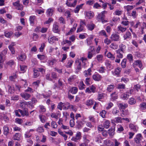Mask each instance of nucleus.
Segmentation results:
<instances>
[{
    "instance_id": "nucleus-63",
    "label": "nucleus",
    "mask_w": 146,
    "mask_h": 146,
    "mask_svg": "<svg viewBox=\"0 0 146 146\" xmlns=\"http://www.w3.org/2000/svg\"><path fill=\"white\" fill-rule=\"evenodd\" d=\"M106 111L105 110H103L100 113V115L103 118H104L105 117V115Z\"/></svg>"
},
{
    "instance_id": "nucleus-6",
    "label": "nucleus",
    "mask_w": 146,
    "mask_h": 146,
    "mask_svg": "<svg viewBox=\"0 0 146 146\" xmlns=\"http://www.w3.org/2000/svg\"><path fill=\"white\" fill-rule=\"evenodd\" d=\"M104 145H101L100 146H114V143L109 139H106L104 141Z\"/></svg>"
},
{
    "instance_id": "nucleus-22",
    "label": "nucleus",
    "mask_w": 146,
    "mask_h": 146,
    "mask_svg": "<svg viewBox=\"0 0 146 146\" xmlns=\"http://www.w3.org/2000/svg\"><path fill=\"white\" fill-rule=\"evenodd\" d=\"M117 29L118 31H120L122 33L125 32L127 29L126 27H123L121 25H119L118 26Z\"/></svg>"
},
{
    "instance_id": "nucleus-60",
    "label": "nucleus",
    "mask_w": 146,
    "mask_h": 146,
    "mask_svg": "<svg viewBox=\"0 0 146 146\" xmlns=\"http://www.w3.org/2000/svg\"><path fill=\"white\" fill-rule=\"evenodd\" d=\"M76 63L77 66V69L78 70H80L81 69V62L78 61L77 62H76Z\"/></svg>"
},
{
    "instance_id": "nucleus-48",
    "label": "nucleus",
    "mask_w": 146,
    "mask_h": 146,
    "mask_svg": "<svg viewBox=\"0 0 146 146\" xmlns=\"http://www.w3.org/2000/svg\"><path fill=\"white\" fill-rule=\"evenodd\" d=\"M110 123V121L108 120L106 121L104 123V125L105 128L108 129L109 128Z\"/></svg>"
},
{
    "instance_id": "nucleus-43",
    "label": "nucleus",
    "mask_w": 146,
    "mask_h": 146,
    "mask_svg": "<svg viewBox=\"0 0 146 146\" xmlns=\"http://www.w3.org/2000/svg\"><path fill=\"white\" fill-rule=\"evenodd\" d=\"M4 130V134L6 135H8L9 130V128L7 126H5L3 127Z\"/></svg>"
},
{
    "instance_id": "nucleus-19",
    "label": "nucleus",
    "mask_w": 146,
    "mask_h": 146,
    "mask_svg": "<svg viewBox=\"0 0 146 146\" xmlns=\"http://www.w3.org/2000/svg\"><path fill=\"white\" fill-rule=\"evenodd\" d=\"M91 69L90 68L87 70H85L84 72V74L85 77H87L89 76H90L91 75Z\"/></svg>"
},
{
    "instance_id": "nucleus-50",
    "label": "nucleus",
    "mask_w": 146,
    "mask_h": 146,
    "mask_svg": "<svg viewBox=\"0 0 146 146\" xmlns=\"http://www.w3.org/2000/svg\"><path fill=\"white\" fill-rule=\"evenodd\" d=\"M34 72V78H36L39 75L40 73L36 69H34L33 70Z\"/></svg>"
},
{
    "instance_id": "nucleus-13",
    "label": "nucleus",
    "mask_w": 146,
    "mask_h": 146,
    "mask_svg": "<svg viewBox=\"0 0 146 146\" xmlns=\"http://www.w3.org/2000/svg\"><path fill=\"white\" fill-rule=\"evenodd\" d=\"M129 127L131 130L135 132H136L138 129L137 126L132 123H131L129 124Z\"/></svg>"
},
{
    "instance_id": "nucleus-57",
    "label": "nucleus",
    "mask_w": 146,
    "mask_h": 146,
    "mask_svg": "<svg viewBox=\"0 0 146 146\" xmlns=\"http://www.w3.org/2000/svg\"><path fill=\"white\" fill-rule=\"evenodd\" d=\"M97 19L99 21H101L102 23H106L108 22V21L107 20H106L104 19V17H97Z\"/></svg>"
},
{
    "instance_id": "nucleus-59",
    "label": "nucleus",
    "mask_w": 146,
    "mask_h": 146,
    "mask_svg": "<svg viewBox=\"0 0 146 146\" xmlns=\"http://www.w3.org/2000/svg\"><path fill=\"white\" fill-rule=\"evenodd\" d=\"M39 117L42 123H44L45 122L46 119V117L45 116L42 115H40L39 116Z\"/></svg>"
},
{
    "instance_id": "nucleus-62",
    "label": "nucleus",
    "mask_w": 146,
    "mask_h": 146,
    "mask_svg": "<svg viewBox=\"0 0 146 146\" xmlns=\"http://www.w3.org/2000/svg\"><path fill=\"white\" fill-rule=\"evenodd\" d=\"M105 64L106 66V67L108 68H109L110 69H111V63L110 62L108 61H106L105 62Z\"/></svg>"
},
{
    "instance_id": "nucleus-8",
    "label": "nucleus",
    "mask_w": 146,
    "mask_h": 146,
    "mask_svg": "<svg viewBox=\"0 0 146 146\" xmlns=\"http://www.w3.org/2000/svg\"><path fill=\"white\" fill-rule=\"evenodd\" d=\"M53 31L55 33H58L60 31L58 24L57 22H55L53 25Z\"/></svg>"
},
{
    "instance_id": "nucleus-39",
    "label": "nucleus",
    "mask_w": 146,
    "mask_h": 146,
    "mask_svg": "<svg viewBox=\"0 0 146 146\" xmlns=\"http://www.w3.org/2000/svg\"><path fill=\"white\" fill-rule=\"evenodd\" d=\"M35 19V16H31L30 17L29 21L31 25H33L34 24V21Z\"/></svg>"
},
{
    "instance_id": "nucleus-36",
    "label": "nucleus",
    "mask_w": 146,
    "mask_h": 146,
    "mask_svg": "<svg viewBox=\"0 0 146 146\" xmlns=\"http://www.w3.org/2000/svg\"><path fill=\"white\" fill-rule=\"evenodd\" d=\"M57 60L55 59H52L51 60H49L48 61V63L50 66H52L55 64Z\"/></svg>"
},
{
    "instance_id": "nucleus-25",
    "label": "nucleus",
    "mask_w": 146,
    "mask_h": 146,
    "mask_svg": "<svg viewBox=\"0 0 146 146\" xmlns=\"http://www.w3.org/2000/svg\"><path fill=\"white\" fill-rule=\"evenodd\" d=\"M115 86L113 84H111L110 85H108L107 88V90L108 91L111 92L114 88Z\"/></svg>"
},
{
    "instance_id": "nucleus-12",
    "label": "nucleus",
    "mask_w": 146,
    "mask_h": 146,
    "mask_svg": "<svg viewBox=\"0 0 146 146\" xmlns=\"http://www.w3.org/2000/svg\"><path fill=\"white\" fill-rule=\"evenodd\" d=\"M83 138V141L85 143H88L90 141V136L88 135H84Z\"/></svg>"
},
{
    "instance_id": "nucleus-46",
    "label": "nucleus",
    "mask_w": 146,
    "mask_h": 146,
    "mask_svg": "<svg viewBox=\"0 0 146 146\" xmlns=\"http://www.w3.org/2000/svg\"><path fill=\"white\" fill-rule=\"evenodd\" d=\"M107 14V11H104L100 13L99 14L97 17H105V14Z\"/></svg>"
},
{
    "instance_id": "nucleus-24",
    "label": "nucleus",
    "mask_w": 146,
    "mask_h": 146,
    "mask_svg": "<svg viewBox=\"0 0 146 146\" xmlns=\"http://www.w3.org/2000/svg\"><path fill=\"white\" fill-rule=\"evenodd\" d=\"M78 91V88L75 87H73L71 88L69 90L70 93L73 94H76Z\"/></svg>"
},
{
    "instance_id": "nucleus-40",
    "label": "nucleus",
    "mask_w": 146,
    "mask_h": 146,
    "mask_svg": "<svg viewBox=\"0 0 146 146\" xmlns=\"http://www.w3.org/2000/svg\"><path fill=\"white\" fill-rule=\"evenodd\" d=\"M119 112L118 108L116 107L114 108L112 110V113L114 115H116Z\"/></svg>"
},
{
    "instance_id": "nucleus-35",
    "label": "nucleus",
    "mask_w": 146,
    "mask_h": 146,
    "mask_svg": "<svg viewBox=\"0 0 146 146\" xmlns=\"http://www.w3.org/2000/svg\"><path fill=\"white\" fill-rule=\"evenodd\" d=\"M112 100L114 101L117 98V96L116 92H114L111 94Z\"/></svg>"
},
{
    "instance_id": "nucleus-32",
    "label": "nucleus",
    "mask_w": 146,
    "mask_h": 146,
    "mask_svg": "<svg viewBox=\"0 0 146 146\" xmlns=\"http://www.w3.org/2000/svg\"><path fill=\"white\" fill-rule=\"evenodd\" d=\"M98 71L100 73H104L106 71L105 67L102 66L98 68Z\"/></svg>"
},
{
    "instance_id": "nucleus-41",
    "label": "nucleus",
    "mask_w": 146,
    "mask_h": 146,
    "mask_svg": "<svg viewBox=\"0 0 146 146\" xmlns=\"http://www.w3.org/2000/svg\"><path fill=\"white\" fill-rule=\"evenodd\" d=\"M83 6V4L77 6L74 10V12L75 13H78L80 9L82 8Z\"/></svg>"
},
{
    "instance_id": "nucleus-55",
    "label": "nucleus",
    "mask_w": 146,
    "mask_h": 146,
    "mask_svg": "<svg viewBox=\"0 0 146 146\" xmlns=\"http://www.w3.org/2000/svg\"><path fill=\"white\" fill-rule=\"evenodd\" d=\"M20 135L18 133H16L13 136V138L14 140H20Z\"/></svg>"
},
{
    "instance_id": "nucleus-34",
    "label": "nucleus",
    "mask_w": 146,
    "mask_h": 146,
    "mask_svg": "<svg viewBox=\"0 0 146 146\" xmlns=\"http://www.w3.org/2000/svg\"><path fill=\"white\" fill-rule=\"evenodd\" d=\"M128 105L127 104L124 103H120L119 104V107L120 109H123L127 108Z\"/></svg>"
},
{
    "instance_id": "nucleus-42",
    "label": "nucleus",
    "mask_w": 146,
    "mask_h": 146,
    "mask_svg": "<svg viewBox=\"0 0 146 146\" xmlns=\"http://www.w3.org/2000/svg\"><path fill=\"white\" fill-rule=\"evenodd\" d=\"M103 57V55L102 54H98L96 56V58L98 62H100L102 60Z\"/></svg>"
},
{
    "instance_id": "nucleus-29",
    "label": "nucleus",
    "mask_w": 146,
    "mask_h": 146,
    "mask_svg": "<svg viewBox=\"0 0 146 146\" xmlns=\"http://www.w3.org/2000/svg\"><path fill=\"white\" fill-rule=\"evenodd\" d=\"M77 78V76L75 75H73L70 76L68 79L69 82H71L74 81Z\"/></svg>"
},
{
    "instance_id": "nucleus-44",
    "label": "nucleus",
    "mask_w": 146,
    "mask_h": 146,
    "mask_svg": "<svg viewBox=\"0 0 146 146\" xmlns=\"http://www.w3.org/2000/svg\"><path fill=\"white\" fill-rule=\"evenodd\" d=\"M107 56L110 58L112 60H114L115 59V57L114 55L110 52H108L106 55Z\"/></svg>"
},
{
    "instance_id": "nucleus-1",
    "label": "nucleus",
    "mask_w": 146,
    "mask_h": 146,
    "mask_svg": "<svg viewBox=\"0 0 146 146\" xmlns=\"http://www.w3.org/2000/svg\"><path fill=\"white\" fill-rule=\"evenodd\" d=\"M88 50L87 57L88 59H91L93 55L96 54L94 46H90Z\"/></svg>"
},
{
    "instance_id": "nucleus-11",
    "label": "nucleus",
    "mask_w": 146,
    "mask_h": 146,
    "mask_svg": "<svg viewBox=\"0 0 146 146\" xmlns=\"http://www.w3.org/2000/svg\"><path fill=\"white\" fill-rule=\"evenodd\" d=\"M19 111L22 116H28L29 115V113L27 109H25L23 111L20 109H19Z\"/></svg>"
},
{
    "instance_id": "nucleus-61",
    "label": "nucleus",
    "mask_w": 146,
    "mask_h": 146,
    "mask_svg": "<svg viewBox=\"0 0 146 146\" xmlns=\"http://www.w3.org/2000/svg\"><path fill=\"white\" fill-rule=\"evenodd\" d=\"M26 58V56L24 54H22L21 55L17 58L19 60L22 61L25 60Z\"/></svg>"
},
{
    "instance_id": "nucleus-3",
    "label": "nucleus",
    "mask_w": 146,
    "mask_h": 146,
    "mask_svg": "<svg viewBox=\"0 0 146 146\" xmlns=\"http://www.w3.org/2000/svg\"><path fill=\"white\" fill-rule=\"evenodd\" d=\"M110 38L111 41H118L120 39L119 35L115 33H114L111 35Z\"/></svg>"
},
{
    "instance_id": "nucleus-20",
    "label": "nucleus",
    "mask_w": 146,
    "mask_h": 146,
    "mask_svg": "<svg viewBox=\"0 0 146 146\" xmlns=\"http://www.w3.org/2000/svg\"><path fill=\"white\" fill-rule=\"evenodd\" d=\"M94 102L92 99L88 100L86 103V105L88 106H91L94 104Z\"/></svg>"
},
{
    "instance_id": "nucleus-23",
    "label": "nucleus",
    "mask_w": 146,
    "mask_h": 146,
    "mask_svg": "<svg viewBox=\"0 0 146 146\" xmlns=\"http://www.w3.org/2000/svg\"><path fill=\"white\" fill-rule=\"evenodd\" d=\"M73 63V61L72 59L68 60L66 63V66L67 68H70Z\"/></svg>"
},
{
    "instance_id": "nucleus-47",
    "label": "nucleus",
    "mask_w": 146,
    "mask_h": 146,
    "mask_svg": "<svg viewBox=\"0 0 146 146\" xmlns=\"http://www.w3.org/2000/svg\"><path fill=\"white\" fill-rule=\"evenodd\" d=\"M110 47L113 49H116L118 48V45L115 43H112L110 45Z\"/></svg>"
},
{
    "instance_id": "nucleus-51",
    "label": "nucleus",
    "mask_w": 146,
    "mask_h": 146,
    "mask_svg": "<svg viewBox=\"0 0 146 146\" xmlns=\"http://www.w3.org/2000/svg\"><path fill=\"white\" fill-rule=\"evenodd\" d=\"M126 61L127 60L125 58H124L123 60L121 63V65L122 68H124L126 67Z\"/></svg>"
},
{
    "instance_id": "nucleus-49",
    "label": "nucleus",
    "mask_w": 146,
    "mask_h": 146,
    "mask_svg": "<svg viewBox=\"0 0 146 146\" xmlns=\"http://www.w3.org/2000/svg\"><path fill=\"white\" fill-rule=\"evenodd\" d=\"M119 48L118 50H119L120 51H121L123 53H124V51H125V46L122 44L119 45Z\"/></svg>"
},
{
    "instance_id": "nucleus-10",
    "label": "nucleus",
    "mask_w": 146,
    "mask_h": 146,
    "mask_svg": "<svg viewBox=\"0 0 146 146\" xmlns=\"http://www.w3.org/2000/svg\"><path fill=\"white\" fill-rule=\"evenodd\" d=\"M92 78L95 81H99L101 80L102 78V76L98 73H97L93 75Z\"/></svg>"
},
{
    "instance_id": "nucleus-37",
    "label": "nucleus",
    "mask_w": 146,
    "mask_h": 146,
    "mask_svg": "<svg viewBox=\"0 0 146 146\" xmlns=\"http://www.w3.org/2000/svg\"><path fill=\"white\" fill-rule=\"evenodd\" d=\"M78 86L80 90H83L85 88V85L82 81H81L80 82Z\"/></svg>"
},
{
    "instance_id": "nucleus-58",
    "label": "nucleus",
    "mask_w": 146,
    "mask_h": 146,
    "mask_svg": "<svg viewBox=\"0 0 146 146\" xmlns=\"http://www.w3.org/2000/svg\"><path fill=\"white\" fill-rule=\"evenodd\" d=\"M129 104L132 105L135 104L136 103V101L134 98H131L129 99Z\"/></svg>"
},
{
    "instance_id": "nucleus-4",
    "label": "nucleus",
    "mask_w": 146,
    "mask_h": 146,
    "mask_svg": "<svg viewBox=\"0 0 146 146\" xmlns=\"http://www.w3.org/2000/svg\"><path fill=\"white\" fill-rule=\"evenodd\" d=\"M20 1L19 0L17 1L16 2L13 3V5L16 7V9L18 10H22L23 9V6L19 3Z\"/></svg>"
},
{
    "instance_id": "nucleus-30",
    "label": "nucleus",
    "mask_w": 146,
    "mask_h": 146,
    "mask_svg": "<svg viewBox=\"0 0 146 146\" xmlns=\"http://www.w3.org/2000/svg\"><path fill=\"white\" fill-rule=\"evenodd\" d=\"M54 10L52 8H49L46 11L47 15L48 16H52Z\"/></svg>"
},
{
    "instance_id": "nucleus-31",
    "label": "nucleus",
    "mask_w": 146,
    "mask_h": 146,
    "mask_svg": "<svg viewBox=\"0 0 146 146\" xmlns=\"http://www.w3.org/2000/svg\"><path fill=\"white\" fill-rule=\"evenodd\" d=\"M95 25L92 23H90L88 24L87 27L88 29L90 31L92 30L94 28Z\"/></svg>"
},
{
    "instance_id": "nucleus-2",
    "label": "nucleus",
    "mask_w": 146,
    "mask_h": 146,
    "mask_svg": "<svg viewBox=\"0 0 146 146\" xmlns=\"http://www.w3.org/2000/svg\"><path fill=\"white\" fill-rule=\"evenodd\" d=\"M81 133L80 131H77L76 135L73 137L71 139V140L74 142H78L81 139Z\"/></svg>"
},
{
    "instance_id": "nucleus-53",
    "label": "nucleus",
    "mask_w": 146,
    "mask_h": 146,
    "mask_svg": "<svg viewBox=\"0 0 146 146\" xmlns=\"http://www.w3.org/2000/svg\"><path fill=\"white\" fill-rule=\"evenodd\" d=\"M117 128V131L119 133H120L124 130L123 128L121 125H118Z\"/></svg>"
},
{
    "instance_id": "nucleus-17",
    "label": "nucleus",
    "mask_w": 146,
    "mask_h": 146,
    "mask_svg": "<svg viewBox=\"0 0 146 146\" xmlns=\"http://www.w3.org/2000/svg\"><path fill=\"white\" fill-rule=\"evenodd\" d=\"M121 113L120 114L121 115L122 117H125L129 114V113L127 110H123L121 111Z\"/></svg>"
},
{
    "instance_id": "nucleus-26",
    "label": "nucleus",
    "mask_w": 146,
    "mask_h": 146,
    "mask_svg": "<svg viewBox=\"0 0 146 146\" xmlns=\"http://www.w3.org/2000/svg\"><path fill=\"white\" fill-rule=\"evenodd\" d=\"M14 45V43H12L9 46L8 48L10 50L11 52V53L12 54H15V51L14 50L13 46Z\"/></svg>"
},
{
    "instance_id": "nucleus-56",
    "label": "nucleus",
    "mask_w": 146,
    "mask_h": 146,
    "mask_svg": "<svg viewBox=\"0 0 146 146\" xmlns=\"http://www.w3.org/2000/svg\"><path fill=\"white\" fill-rule=\"evenodd\" d=\"M123 13V11L121 10H117L115 11L113 14L114 15L120 16Z\"/></svg>"
},
{
    "instance_id": "nucleus-54",
    "label": "nucleus",
    "mask_w": 146,
    "mask_h": 146,
    "mask_svg": "<svg viewBox=\"0 0 146 146\" xmlns=\"http://www.w3.org/2000/svg\"><path fill=\"white\" fill-rule=\"evenodd\" d=\"M115 128H111L109 130L108 134L110 136H113L114 134Z\"/></svg>"
},
{
    "instance_id": "nucleus-52",
    "label": "nucleus",
    "mask_w": 146,
    "mask_h": 146,
    "mask_svg": "<svg viewBox=\"0 0 146 146\" xmlns=\"http://www.w3.org/2000/svg\"><path fill=\"white\" fill-rule=\"evenodd\" d=\"M99 34L100 36H104L106 37H108L106 31L104 30H102L100 31Z\"/></svg>"
},
{
    "instance_id": "nucleus-27",
    "label": "nucleus",
    "mask_w": 146,
    "mask_h": 146,
    "mask_svg": "<svg viewBox=\"0 0 146 146\" xmlns=\"http://www.w3.org/2000/svg\"><path fill=\"white\" fill-rule=\"evenodd\" d=\"M117 54V57L119 58H122L123 57V53L119 50H117L116 51Z\"/></svg>"
},
{
    "instance_id": "nucleus-45",
    "label": "nucleus",
    "mask_w": 146,
    "mask_h": 146,
    "mask_svg": "<svg viewBox=\"0 0 146 146\" xmlns=\"http://www.w3.org/2000/svg\"><path fill=\"white\" fill-rule=\"evenodd\" d=\"M125 88V85L123 84H119L117 85V88L119 89H124Z\"/></svg>"
},
{
    "instance_id": "nucleus-7",
    "label": "nucleus",
    "mask_w": 146,
    "mask_h": 146,
    "mask_svg": "<svg viewBox=\"0 0 146 146\" xmlns=\"http://www.w3.org/2000/svg\"><path fill=\"white\" fill-rule=\"evenodd\" d=\"M133 65L134 67L135 66H137L140 68L142 69L143 64L141 61L139 60H135L133 63Z\"/></svg>"
},
{
    "instance_id": "nucleus-5",
    "label": "nucleus",
    "mask_w": 146,
    "mask_h": 146,
    "mask_svg": "<svg viewBox=\"0 0 146 146\" xmlns=\"http://www.w3.org/2000/svg\"><path fill=\"white\" fill-rule=\"evenodd\" d=\"M142 139V137L141 135L140 134H139L137 135L136 137L134 139V141L136 143L139 144Z\"/></svg>"
},
{
    "instance_id": "nucleus-64",
    "label": "nucleus",
    "mask_w": 146,
    "mask_h": 146,
    "mask_svg": "<svg viewBox=\"0 0 146 146\" xmlns=\"http://www.w3.org/2000/svg\"><path fill=\"white\" fill-rule=\"evenodd\" d=\"M140 106L141 108L143 110H145L146 108V103L145 102L142 103Z\"/></svg>"
},
{
    "instance_id": "nucleus-38",
    "label": "nucleus",
    "mask_w": 146,
    "mask_h": 146,
    "mask_svg": "<svg viewBox=\"0 0 146 146\" xmlns=\"http://www.w3.org/2000/svg\"><path fill=\"white\" fill-rule=\"evenodd\" d=\"M129 95L123 93L122 94L121 96V98L124 100H127L129 98Z\"/></svg>"
},
{
    "instance_id": "nucleus-21",
    "label": "nucleus",
    "mask_w": 146,
    "mask_h": 146,
    "mask_svg": "<svg viewBox=\"0 0 146 146\" xmlns=\"http://www.w3.org/2000/svg\"><path fill=\"white\" fill-rule=\"evenodd\" d=\"M94 13L91 11L86 12V16L87 18L88 19H91L93 17Z\"/></svg>"
},
{
    "instance_id": "nucleus-18",
    "label": "nucleus",
    "mask_w": 146,
    "mask_h": 146,
    "mask_svg": "<svg viewBox=\"0 0 146 146\" xmlns=\"http://www.w3.org/2000/svg\"><path fill=\"white\" fill-rule=\"evenodd\" d=\"M21 96L22 98H24L25 100H28L31 96V95L30 94L26 93L21 94Z\"/></svg>"
},
{
    "instance_id": "nucleus-9",
    "label": "nucleus",
    "mask_w": 146,
    "mask_h": 146,
    "mask_svg": "<svg viewBox=\"0 0 146 146\" xmlns=\"http://www.w3.org/2000/svg\"><path fill=\"white\" fill-rule=\"evenodd\" d=\"M123 38L124 40H127L128 39H130L131 38V34L129 31H127L125 34L123 35Z\"/></svg>"
},
{
    "instance_id": "nucleus-15",
    "label": "nucleus",
    "mask_w": 146,
    "mask_h": 146,
    "mask_svg": "<svg viewBox=\"0 0 146 146\" xmlns=\"http://www.w3.org/2000/svg\"><path fill=\"white\" fill-rule=\"evenodd\" d=\"M48 40L49 42L51 44L53 43L55 41L58 40V38H56L55 36H49L48 38Z\"/></svg>"
},
{
    "instance_id": "nucleus-28",
    "label": "nucleus",
    "mask_w": 146,
    "mask_h": 146,
    "mask_svg": "<svg viewBox=\"0 0 146 146\" xmlns=\"http://www.w3.org/2000/svg\"><path fill=\"white\" fill-rule=\"evenodd\" d=\"M37 56L38 58L41 60H47V57L44 55L38 54Z\"/></svg>"
},
{
    "instance_id": "nucleus-14",
    "label": "nucleus",
    "mask_w": 146,
    "mask_h": 146,
    "mask_svg": "<svg viewBox=\"0 0 146 146\" xmlns=\"http://www.w3.org/2000/svg\"><path fill=\"white\" fill-rule=\"evenodd\" d=\"M111 123L113 124L115 123H120L121 122V118L120 117H115L113 119L111 120Z\"/></svg>"
},
{
    "instance_id": "nucleus-16",
    "label": "nucleus",
    "mask_w": 146,
    "mask_h": 146,
    "mask_svg": "<svg viewBox=\"0 0 146 146\" xmlns=\"http://www.w3.org/2000/svg\"><path fill=\"white\" fill-rule=\"evenodd\" d=\"M121 70V68L118 67L115 69L114 71L112 72L114 75H118L119 74Z\"/></svg>"
},
{
    "instance_id": "nucleus-33",
    "label": "nucleus",
    "mask_w": 146,
    "mask_h": 146,
    "mask_svg": "<svg viewBox=\"0 0 146 146\" xmlns=\"http://www.w3.org/2000/svg\"><path fill=\"white\" fill-rule=\"evenodd\" d=\"M87 58L82 57L80 60L82 63V65L83 66L85 67L86 66L87 61H86Z\"/></svg>"
}]
</instances>
